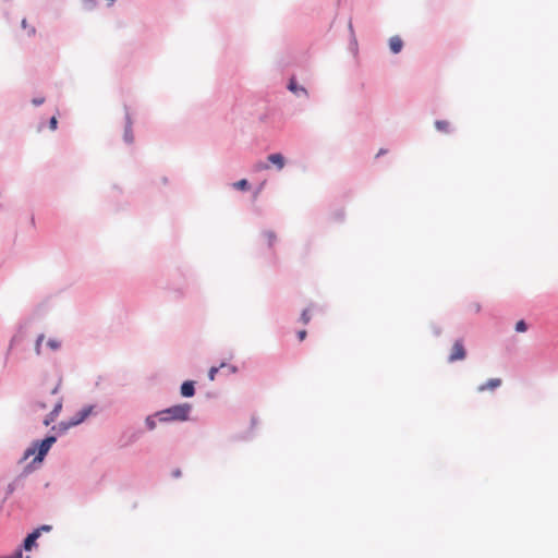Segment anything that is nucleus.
<instances>
[{"instance_id": "1", "label": "nucleus", "mask_w": 558, "mask_h": 558, "mask_svg": "<svg viewBox=\"0 0 558 558\" xmlns=\"http://www.w3.org/2000/svg\"><path fill=\"white\" fill-rule=\"evenodd\" d=\"M35 408L38 410H47L51 408V412L44 420V424L49 426L54 422L62 409V398L58 395V386L50 391L47 400L36 401Z\"/></svg>"}, {"instance_id": "2", "label": "nucleus", "mask_w": 558, "mask_h": 558, "mask_svg": "<svg viewBox=\"0 0 558 558\" xmlns=\"http://www.w3.org/2000/svg\"><path fill=\"white\" fill-rule=\"evenodd\" d=\"M192 407L189 403H181L170 407L166 410L159 411L156 416L162 423L173 422V421H186L189 420Z\"/></svg>"}, {"instance_id": "3", "label": "nucleus", "mask_w": 558, "mask_h": 558, "mask_svg": "<svg viewBox=\"0 0 558 558\" xmlns=\"http://www.w3.org/2000/svg\"><path fill=\"white\" fill-rule=\"evenodd\" d=\"M56 437L54 436H49L47 438H45L44 440H41L40 442H36L34 444V446L32 448H28L26 451H25V458H28L33 454H35V452L37 451V456L35 457V461H43L44 457L48 453V451L50 450L51 446L56 442Z\"/></svg>"}, {"instance_id": "4", "label": "nucleus", "mask_w": 558, "mask_h": 558, "mask_svg": "<svg viewBox=\"0 0 558 558\" xmlns=\"http://www.w3.org/2000/svg\"><path fill=\"white\" fill-rule=\"evenodd\" d=\"M92 412V407H87L77 412L68 423L62 422L59 425V429L64 432L70 427L76 426L82 423Z\"/></svg>"}, {"instance_id": "5", "label": "nucleus", "mask_w": 558, "mask_h": 558, "mask_svg": "<svg viewBox=\"0 0 558 558\" xmlns=\"http://www.w3.org/2000/svg\"><path fill=\"white\" fill-rule=\"evenodd\" d=\"M465 356H466V351H465L463 341L462 340L454 341V343H453V345L451 348V353H450V355L448 357V361L450 363H453V362H457V361L464 360Z\"/></svg>"}, {"instance_id": "6", "label": "nucleus", "mask_w": 558, "mask_h": 558, "mask_svg": "<svg viewBox=\"0 0 558 558\" xmlns=\"http://www.w3.org/2000/svg\"><path fill=\"white\" fill-rule=\"evenodd\" d=\"M288 88L290 92H292L295 96L301 97H307V90L303 87L298 85L296 80L292 77L289 82Z\"/></svg>"}, {"instance_id": "7", "label": "nucleus", "mask_w": 558, "mask_h": 558, "mask_svg": "<svg viewBox=\"0 0 558 558\" xmlns=\"http://www.w3.org/2000/svg\"><path fill=\"white\" fill-rule=\"evenodd\" d=\"M500 378H492L487 380L485 384L478 386L477 391L483 392L485 390H495L496 388L501 386Z\"/></svg>"}, {"instance_id": "8", "label": "nucleus", "mask_w": 558, "mask_h": 558, "mask_svg": "<svg viewBox=\"0 0 558 558\" xmlns=\"http://www.w3.org/2000/svg\"><path fill=\"white\" fill-rule=\"evenodd\" d=\"M123 138H124L125 143H128V144H132L134 142L132 121L129 116H126V123H125V128H124Z\"/></svg>"}, {"instance_id": "9", "label": "nucleus", "mask_w": 558, "mask_h": 558, "mask_svg": "<svg viewBox=\"0 0 558 558\" xmlns=\"http://www.w3.org/2000/svg\"><path fill=\"white\" fill-rule=\"evenodd\" d=\"M403 47V41L399 36H392L389 39V48L393 53H399Z\"/></svg>"}, {"instance_id": "10", "label": "nucleus", "mask_w": 558, "mask_h": 558, "mask_svg": "<svg viewBox=\"0 0 558 558\" xmlns=\"http://www.w3.org/2000/svg\"><path fill=\"white\" fill-rule=\"evenodd\" d=\"M39 537V530H35L33 533L28 534L24 541V549L31 550L35 545L37 538Z\"/></svg>"}, {"instance_id": "11", "label": "nucleus", "mask_w": 558, "mask_h": 558, "mask_svg": "<svg viewBox=\"0 0 558 558\" xmlns=\"http://www.w3.org/2000/svg\"><path fill=\"white\" fill-rule=\"evenodd\" d=\"M195 393L194 383L191 380L184 381L181 386V395L183 397L190 398Z\"/></svg>"}, {"instance_id": "12", "label": "nucleus", "mask_w": 558, "mask_h": 558, "mask_svg": "<svg viewBox=\"0 0 558 558\" xmlns=\"http://www.w3.org/2000/svg\"><path fill=\"white\" fill-rule=\"evenodd\" d=\"M271 163H274L279 170L284 167V157L281 154H271L267 158Z\"/></svg>"}, {"instance_id": "13", "label": "nucleus", "mask_w": 558, "mask_h": 558, "mask_svg": "<svg viewBox=\"0 0 558 558\" xmlns=\"http://www.w3.org/2000/svg\"><path fill=\"white\" fill-rule=\"evenodd\" d=\"M264 238H265L266 244L269 247H271L275 244L276 240H277V236H276V234L272 231L264 232Z\"/></svg>"}, {"instance_id": "14", "label": "nucleus", "mask_w": 558, "mask_h": 558, "mask_svg": "<svg viewBox=\"0 0 558 558\" xmlns=\"http://www.w3.org/2000/svg\"><path fill=\"white\" fill-rule=\"evenodd\" d=\"M435 126L438 131H441V132H448L449 130V122L447 121H442V120H438L435 122Z\"/></svg>"}, {"instance_id": "15", "label": "nucleus", "mask_w": 558, "mask_h": 558, "mask_svg": "<svg viewBox=\"0 0 558 558\" xmlns=\"http://www.w3.org/2000/svg\"><path fill=\"white\" fill-rule=\"evenodd\" d=\"M233 187L236 189V190H247L248 189V182L246 179H242L240 181H236L233 183Z\"/></svg>"}, {"instance_id": "16", "label": "nucleus", "mask_w": 558, "mask_h": 558, "mask_svg": "<svg viewBox=\"0 0 558 558\" xmlns=\"http://www.w3.org/2000/svg\"><path fill=\"white\" fill-rule=\"evenodd\" d=\"M301 320L304 325L308 324L311 320V315L308 310H304L301 315Z\"/></svg>"}, {"instance_id": "17", "label": "nucleus", "mask_w": 558, "mask_h": 558, "mask_svg": "<svg viewBox=\"0 0 558 558\" xmlns=\"http://www.w3.org/2000/svg\"><path fill=\"white\" fill-rule=\"evenodd\" d=\"M526 324L524 320H519L517 324H515V331L518 332H524L526 330Z\"/></svg>"}, {"instance_id": "18", "label": "nucleus", "mask_w": 558, "mask_h": 558, "mask_svg": "<svg viewBox=\"0 0 558 558\" xmlns=\"http://www.w3.org/2000/svg\"><path fill=\"white\" fill-rule=\"evenodd\" d=\"M44 338H45L44 335H39L37 340H36L35 351H36L37 354H40V347H41V342L44 341Z\"/></svg>"}, {"instance_id": "19", "label": "nucleus", "mask_w": 558, "mask_h": 558, "mask_svg": "<svg viewBox=\"0 0 558 558\" xmlns=\"http://www.w3.org/2000/svg\"><path fill=\"white\" fill-rule=\"evenodd\" d=\"M48 347L51 349V350H57L59 349L60 347V342L56 339H50L48 342H47Z\"/></svg>"}, {"instance_id": "20", "label": "nucleus", "mask_w": 558, "mask_h": 558, "mask_svg": "<svg viewBox=\"0 0 558 558\" xmlns=\"http://www.w3.org/2000/svg\"><path fill=\"white\" fill-rule=\"evenodd\" d=\"M219 368H220V367H215V366H214V367H211V368L209 369V372H208V378H209V380H215L216 375H217V373H218Z\"/></svg>"}, {"instance_id": "21", "label": "nucleus", "mask_w": 558, "mask_h": 558, "mask_svg": "<svg viewBox=\"0 0 558 558\" xmlns=\"http://www.w3.org/2000/svg\"><path fill=\"white\" fill-rule=\"evenodd\" d=\"M146 425H147V427H148L150 430H153V429H155V427H156V422H155V420H154L153 417H147V418H146Z\"/></svg>"}, {"instance_id": "22", "label": "nucleus", "mask_w": 558, "mask_h": 558, "mask_svg": "<svg viewBox=\"0 0 558 558\" xmlns=\"http://www.w3.org/2000/svg\"><path fill=\"white\" fill-rule=\"evenodd\" d=\"M57 125H58V120H57V117L53 116L49 121V128H50V130L54 131L57 129Z\"/></svg>"}, {"instance_id": "23", "label": "nucleus", "mask_w": 558, "mask_h": 558, "mask_svg": "<svg viewBox=\"0 0 558 558\" xmlns=\"http://www.w3.org/2000/svg\"><path fill=\"white\" fill-rule=\"evenodd\" d=\"M255 169H256L257 171L266 170V169H268V165L263 163V162H258V163H256V165H255Z\"/></svg>"}, {"instance_id": "24", "label": "nucleus", "mask_w": 558, "mask_h": 558, "mask_svg": "<svg viewBox=\"0 0 558 558\" xmlns=\"http://www.w3.org/2000/svg\"><path fill=\"white\" fill-rule=\"evenodd\" d=\"M306 335H307L306 330H300V331L298 332V338H299V340H300V341H303V340L306 338Z\"/></svg>"}, {"instance_id": "25", "label": "nucleus", "mask_w": 558, "mask_h": 558, "mask_svg": "<svg viewBox=\"0 0 558 558\" xmlns=\"http://www.w3.org/2000/svg\"><path fill=\"white\" fill-rule=\"evenodd\" d=\"M44 101H45V98H44V97H40V98H34V99H33V104H34L35 106H39V105L44 104Z\"/></svg>"}, {"instance_id": "26", "label": "nucleus", "mask_w": 558, "mask_h": 558, "mask_svg": "<svg viewBox=\"0 0 558 558\" xmlns=\"http://www.w3.org/2000/svg\"><path fill=\"white\" fill-rule=\"evenodd\" d=\"M16 341H17V337L15 336V337H13V338L11 339L9 349H12V348H13V345L16 343Z\"/></svg>"}, {"instance_id": "27", "label": "nucleus", "mask_w": 558, "mask_h": 558, "mask_svg": "<svg viewBox=\"0 0 558 558\" xmlns=\"http://www.w3.org/2000/svg\"><path fill=\"white\" fill-rule=\"evenodd\" d=\"M38 530H39V532H40V531H46V532H48V531H50V530H51V526H50V525H43V526H41V527H39Z\"/></svg>"}, {"instance_id": "28", "label": "nucleus", "mask_w": 558, "mask_h": 558, "mask_svg": "<svg viewBox=\"0 0 558 558\" xmlns=\"http://www.w3.org/2000/svg\"><path fill=\"white\" fill-rule=\"evenodd\" d=\"M34 34H35V28L31 27L29 31H28V35H34Z\"/></svg>"}, {"instance_id": "29", "label": "nucleus", "mask_w": 558, "mask_h": 558, "mask_svg": "<svg viewBox=\"0 0 558 558\" xmlns=\"http://www.w3.org/2000/svg\"><path fill=\"white\" fill-rule=\"evenodd\" d=\"M22 26H23L24 28H26V27H27L26 20H23V21H22Z\"/></svg>"}, {"instance_id": "30", "label": "nucleus", "mask_w": 558, "mask_h": 558, "mask_svg": "<svg viewBox=\"0 0 558 558\" xmlns=\"http://www.w3.org/2000/svg\"><path fill=\"white\" fill-rule=\"evenodd\" d=\"M381 154H385V150L384 149H380L377 154V156L381 155Z\"/></svg>"}, {"instance_id": "31", "label": "nucleus", "mask_w": 558, "mask_h": 558, "mask_svg": "<svg viewBox=\"0 0 558 558\" xmlns=\"http://www.w3.org/2000/svg\"><path fill=\"white\" fill-rule=\"evenodd\" d=\"M109 2H113L114 0H108Z\"/></svg>"}]
</instances>
